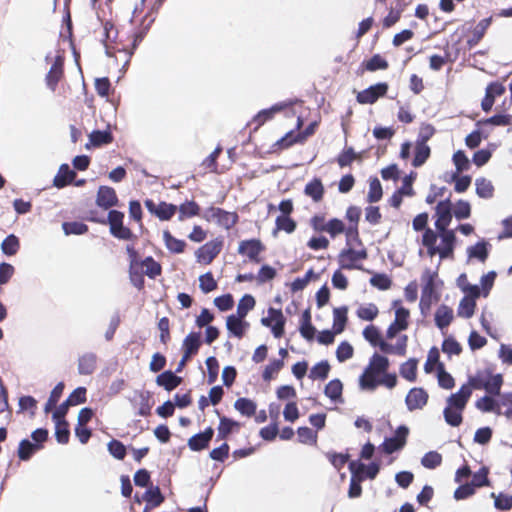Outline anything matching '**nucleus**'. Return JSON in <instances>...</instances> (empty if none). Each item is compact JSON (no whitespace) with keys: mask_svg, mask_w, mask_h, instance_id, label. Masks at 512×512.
<instances>
[{"mask_svg":"<svg viewBox=\"0 0 512 512\" xmlns=\"http://www.w3.org/2000/svg\"><path fill=\"white\" fill-rule=\"evenodd\" d=\"M285 363L282 359H272L268 365L265 366L263 372H262V379L265 382H270L275 374H278L282 368L284 367Z\"/></svg>","mask_w":512,"mask_h":512,"instance_id":"0e129e2a","label":"nucleus"},{"mask_svg":"<svg viewBox=\"0 0 512 512\" xmlns=\"http://www.w3.org/2000/svg\"><path fill=\"white\" fill-rule=\"evenodd\" d=\"M348 322V307L346 305L333 309V329L335 333H342Z\"/></svg>","mask_w":512,"mask_h":512,"instance_id":"4c0bfd02","label":"nucleus"},{"mask_svg":"<svg viewBox=\"0 0 512 512\" xmlns=\"http://www.w3.org/2000/svg\"><path fill=\"white\" fill-rule=\"evenodd\" d=\"M128 449V445H124L118 439L113 438L107 443V450L109 454L117 460H123L127 454Z\"/></svg>","mask_w":512,"mask_h":512,"instance_id":"e2e57ef3","label":"nucleus"},{"mask_svg":"<svg viewBox=\"0 0 512 512\" xmlns=\"http://www.w3.org/2000/svg\"><path fill=\"white\" fill-rule=\"evenodd\" d=\"M20 249V240L18 236L11 233L7 235L1 243V251L7 257H12L17 254Z\"/></svg>","mask_w":512,"mask_h":512,"instance_id":"a18cd8bd","label":"nucleus"},{"mask_svg":"<svg viewBox=\"0 0 512 512\" xmlns=\"http://www.w3.org/2000/svg\"><path fill=\"white\" fill-rule=\"evenodd\" d=\"M202 339L200 331L189 332L182 342V357L177 364L176 372H182L186 363L198 353Z\"/></svg>","mask_w":512,"mask_h":512,"instance_id":"7ed1b4c3","label":"nucleus"},{"mask_svg":"<svg viewBox=\"0 0 512 512\" xmlns=\"http://www.w3.org/2000/svg\"><path fill=\"white\" fill-rule=\"evenodd\" d=\"M223 247V240L215 238L200 246L195 251L196 260L205 265L210 264L214 258L221 252Z\"/></svg>","mask_w":512,"mask_h":512,"instance_id":"0eeeda50","label":"nucleus"},{"mask_svg":"<svg viewBox=\"0 0 512 512\" xmlns=\"http://www.w3.org/2000/svg\"><path fill=\"white\" fill-rule=\"evenodd\" d=\"M462 350V345L453 335L446 336L442 341L441 351L445 353L449 358L454 355H460Z\"/></svg>","mask_w":512,"mask_h":512,"instance_id":"8fccbe9b","label":"nucleus"},{"mask_svg":"<svg viewBox=\"0 0 512 512\" xmlns=\"http://www.w3.org/2000/svg\"><path fill=\"white\" fill-rule=\"evenodd\" d=\"M134 502L140 504L142 501H146V505L143 512H147L150 509H154L161 505L165 497L162 494L158 485H151L146 487L145 492L142 495L136 493L133 497Z\"/></svg>","mask_w":512,"mask_h":512,"instance_id":"1a4fd4ad","label":"nucleus"},{"mask_svg":"<svg viewBox=\"0 0 512 512\" xmlns=\"http://www.w3.org/2000/svg\"><path fill=\"white\" fill-rule=\"evenodd\" d=\"M357 153L352 146H345L336 157V162L340 168L350 166L355 160Z\"/></svg>","mask_w":512,"mask_h":512,"instance_id":"774afa93","label":"nucleus"},{"mask_svg":"<svg viewBox=\"0 0 512 512\" xmlns=\"http://www.w3.org/2000/svg\"><path fill=\"white\" fill-rule=\"evenodd\" d=\"M409 433V427L406 424H400L393 435L384 438L378 449L387 455L401 451L407 443Z\"/></svg>","mask_w":512,"mask_h":512,"instance_id":"f03ea898","label":"nucleus"},{"mask_svg":"<svg viewBox=\"0 0 512 512\" xmlns=\"http://www.w3.org/2000/svg\"><path fill=\"white\" fill-rule=\"evenodd\" d=\"M215 413L219 417V424L217 427V441L226 440L232 433L239 431L241 427V423L239 421L228 416H221L219 410L217 409L215 410Z\"/></svg>","mask_w":512,"mask_h":512,"instance_id":"f8f14e48","label":"nucleus"},{"mask_svg":"<svg viewBox=\"0 0 512 512\" xmlns=\"http://www.w3.org/2000/svg\"><path fill=\"white\" fill-rule=\"evenodd\" d=\"M421 281L422 289L419 309L421 314L426 316L430 312L432 304L440 300V289L444 282L438 278V271H432L430 268H426L423 271Z\"/></svg>","mask_w":512,"mask_h":512,"instance_id":"f257e3e1","label":"nucleus"},{"mask_svg":"<svg viewBox=\"0 0 512 512\" xmlns=\"http://www.w3.org/2000/svg\"><path fill=\"white\" fill-rule=\"evenodd\" d=\"M275 229L273 230V235L281 230L285 231L287 234L293 233L297 228V222L288 215H278L275 219Z\"/></svg>","mask_w":512,"mask_h":512,"instance_id":"49530a36","label":"nucleus"},{"mask_svg":"<svg viewBox=\"0 0 512 512\" xmlns=\"http://www.w3.org/2000/svg\"><path fill=\"white\" fill-rule=\"evenodd\" d=\"M407 342L408 336L406 334H402L398 337L397 342L395 344H390L387 341L382 342L380 345V350L385 354H395L398 356H404L407 350Z\"/></svg>","mask_w":512,"mask_h":512,"instance_id":"b1692460","label":"nucleus"},{"mask_svg":"<svg viewBox=\"0 0 512 512\" xmlns=\"http://www.w3.org/2000/svg\"><path fill=\"white\" fill-rule=\"evenodd\" d=\"M154 21H155V18L152 17L147 22L146 25H140V28L137 31H135L134 34H133V40H132V43H131V48H129V49L123 48L120 51L125 52L127 55H129V57H132V55L134 54V52L136 51V49L138 48L140 43L145 38V36L148 33V31L150 30V28H151L152 24L154 23Z\"/></svg>","mask_w":512,"mask_h":512,"instance_id":"393cba45","label":"nucleus"},{"mask_svg":"<svg viewBox=\"0 0 512 512\" xmlns=\"http://www.w3.org/2000/svg\"><path fill=\"white\" fill-rule=\"evenodd\" d=\"M95 203L103 210H108L112 207L118 206L119 199L115 189L106 185L99 186Z\"/></svg>","mask_w":512,"mask_h":512,"instance_id":"9b49d317","label":"nucleus"},{"mask_svg":"<svg viewBox=\"0 0 512 512\" xmlns=\"http://www.w3.org/2000/svg\"><path fill=\"white\" fill-rule=\"evenodd\" d=\"M91 142H94V147H102L111 144L114 141L111 125L107 124L106 129H94L88 135Z\"/></svg>","mask_w":512,"mask_h":512,"instance_id":"5701e85b","label":"nucleus"},{"mask_svg":"<svg viewBox=\"0 0 512 512\" xmlns=\"http://www.w3.org/2000/svg\"><path fill=\"white\" fill-rule=\"evenodd\" d=\"M306 196L310 197L314 202H320L323 199L325 188L322 180L318 177H314L309 181L304 188Z\"/></svg>","mask_w":512,"mask_h":512,"instance_id":"a878e982","label":"nucleus"},{"mask_svg":"<svg viewBox=\"0 0 512 512\" xmlns=\"http://www.w3.org/2000/svg\"><path fill=\"white\" fill-rule=\"evenodd\" d=\"M54 423V436L59 444H67L70 440V426L67 419L63 420H52Z\"/></svg>","mask_w":512,"mask_h":512,"instance_id":"58836bf2","label":"nucleus"},{"mask_svg":"<svg viewBox=\"0 0 512 512\" xmlns=\"http://www.w3.org/2000/svg\"><path fill=\"white\" fill-rule=\"evenodd\" d=\"M492 367H486L484 369H478L474 375L468 376V383L472 390H482V383L487 382L488 377L491 374Z\"/></svg>","mask_w":512,"mask_h":512,"instance_id":"603ef678","label":"nucleus"},{"mask_svg":"<svg viewBox=\"0 0 512 512\" xmlns=\"http://www.w3.org/2000/svg\"><path fill=\"white\" fill-rule=\"evenodd\" d=\"M475 192L481 199H490L494 195V186L490 180L479 177L475 180Z\"/></svg>","mask_w":512,"mask_h":512,"instance_id":"37998d69","label":"nucleus"},{"mask_svg":"<svg viewBox=\"0 0 512 512\" xmlns=\"http://www.w3.org/2000/svg\"><path fill=\"white\" fill-rule=\"evenodd\" d=\"M390 366L389 358L386 355H381L375 352L369 361V364L364 369V374L379 375L388 371Z\"/></svg>","mask_w":512,"mask_h":512,"instance_id":"dca6fc26","label":"nucleus"},{"mask_svg":"<svg viewBox=\"0 0 512 512\" xmlns=\"http://www.w3.org/2000/svg\"><path fill=\"white\" fill-rule=\"evenodd\" d=\"M379 314V309L374 303H368L366 305H361L356 310V315L359 319L363 321H373Z\"/></svg>","mask_w":512,"mask_h":512,"instance_id":"338daca9","label":"nucleus"},{"mask_svg":"<svg viewBox=\"0 0 512 512\" xmlns=\"http://www.w3.org/2000/svg\"><path fill=\"white\" fill-rule=\"evenodd\" d=\"M109 232L114 238L118 240L135 242L138 239V236L124 224L120 226H112V228H109Z\"/></svg>","mask_w":512,"mask_h":512,"instance_id":"052dcab7","label":"nucleus"},{"mask_svg":"<svg viewBox=\"0 0 512 512\" xmlns=\"http://www.w3.org/2000/svg\"><path fill=\"white\" fill-rule=\"evenodd\" d=\"M369 283L371 286L377 288L380 291H386L390 289L393 284L392 278L384 272L373 273Z\"/></svg>","mask_w":512,"mask_h":512,"instance_id":"bf43d9fd","label":"nucleus"},{"mask_svg":"<svg viewBox=\"0 0 512 512\" xmlns=\"http://www.w3.org/2000/svg\"><path fill=\"white\" fill-rule=\"evenodd\" d=\"M215 222L218 226L229 230L239 221V216L236 212H229L223 208H216Z\"/></svg>","mask_w":512,"mask_h":512,"instance_id":"bb28decb","label":"nucleus"},{"mask_svg":"<svg viewBox=\"0 0 512 512\" xmlns=\"http://www.w3.org/2000/svg\"><path fill=\"white\" fill-rule=\"evenodd\" d=\"M163 241L167 250L173 254L183 253L187 246L185 240L176 238L169 230L163 231Z\"/></svg>","mask_w":512,"mask_h":512,"instance_id":"7c9ffc66","label":"nucleus"},{"mask_svg":"<svg viewBox=\"0 0 512 512\" xmlns=\"http://www.w3.org/2000/svg\"><path fill=\"white\" fill-rule=\"evenodd\" d=\"M389 89L387 82H377L358 92L356 101L359 104H374L378 99L386 96Z\"/></svg>","mask_w":512,"mask_h":512,"instance_id":"423d86ee","label":"nucleus"},{"mask_svg":"<svg viewBox=\"0 0 512 512\" xmlns=\"http://www.w3.org/2000/svg\"><path fill=\"white\" fill-rule=\"evenodd\" d=\"M98 357L93 352H87L78 358V373L80 375H92L97 367Z\"/></svg>","mask_w":512,"mask_h":512,"instance_id":"412c9836","label":"nucleus"},{"mask_svg":"<svg viewBox=\"0 0 512 512\" xmlns=\"http://www.w3.org/2000/svg\"><path fill=\"white\" fill-rule=\"evenodd\" d=\"M504 384V377L501 373H493V368L491 369V374L487 379V382L482 383V390L487 394L497 395L500 394L501 388Z\"/></svg>","mask_w":512,"mask_h":512,"instance_id":"2f4dec72","label":"nucleus"},{"mask_svg":"<svg viewBox=\"0 0 512 512\" xmlns=\"http://www.w3.org/2000/svg\"><path fill=\"white\" fill-rule=\"evenodd\" d=\"M383 197V188L377 176H370L369 191L366 201L370 204L379 202Z\"/></svg>","mask_w":512,"mask_h":512,"instance_id":"79ce46f5","label":"nucleus"},{"mask_svg":"<svg viewBox=\"0 0 512 512\" xmlns=\"http://www.w3.org/2000/svg\"><path fill=\"white\" fill-rule=\"evenodd\" d=\"M76 176V172L70 168L67 163H63L59 166L58 172L54 176L53 186L57 189H63L70 185Z\"/></svg>","mask_w":512,"mask_h":512,"instance_id":"f3484780","label":"nucleus"},{"mask_svg":"<svg viewBox=\"0 0 512 512\" xmlns=\"http://www.w3.org/2000/svg\"><path fill=\"white\" fill-rule=\"evenodd\" d=\"M428 399L429 394L423 387H413L405 397V405L407 410L412 412L426 406Z\"/></svg>","mask_w":512,"mask_h":512,"instance_id":"9d476101","label":"nucleus"},{"mask_svg":"<svg viewBox=\"0 0 512 512\" xmlns=\"http://www.w3.org/2000/svg\"><path fill=\"white\" fill-rule=\"evenodd\" d=\"M490 133L482 128H476L465 137V145L469 149H476L483 140L489 137Z\"/></svg>","mask_w":512,"mask_h":512,"instance_id":"de8ad7c7","label":"nucleus"},{"mask_svg":"<svg viewBox=\"0 0 512 512\" xmlns=\"http://www.w3.org/2000/svg\"><path fill=\"white\" fill-rule=\"evenodd\" d=\"M256 305V300L252 294H244L237 305L236 313H232L233 315L239 316L241 318H245L247 314L254 309Z\"/></svg>","mask_w":512,"mask_h":512,"instance_id":"09e8293b","label":"nucleus"},{"mask_svg":"<svg viewBox=\"0 0 512 512\" xmlns=\"http://www.w3.org/2000/svg\"><path fill=\"white\" fill-rule=\"evenodd\" d=\"M233 407L245 417H252L257 411V403L248 397H239L234 402Z\"/></svg>","mask_w":512,"mask_h":512,"instance_id":"72a5a7b5","label":"nucleus"},{"mask_svg":"<svg viewBox=\"0 0 512 512\" xmlns=\"http://www.w3.org/2000/svg\"><path fill=\"white\" fill-rule=\"evenodd\" d=\"M454 319L453 309L446 304H441L435 311V326L442 332L452 323Z\"/></svg>","mask_w":512,"mask_h":512,"instance_id":"6ab92c4d","label":"nucleus"},{"mask_svg":"<svg viewBox=\"0 0 512 512\" xmlns=\"http://www.w3.org/2000/svg\"><path fill=\"white\" fill-rule=\"evenodd\" d=\"M64 75V70L57 66V63H53L45 76L46 86L54 92L58 86V83Z\"/></svg>","mask_w":512,"mask_h":512,"instance_id":"3c124183","label":"nucleus"},{"mask_svg":"<svg viewBox=\"0 0 512 512\" xmlns=\"http://www.w3.org/2000/svg\"><path fill=\"white\" fill-rule=\"evenodd\" d=\"M438 238H440V232L427 228L423 234L421 243L427 249V254L432 257L437 254L439 247L436 245Z\"/></svg>","mask_w":512,"mask_h":512,"instance_id":"cd10ccee","label":"nucleus"},{"mask_svg":"<svg viewBox=\"0 0 512 512\" xmlns=\"http://www.w3.org/2000/svg\"><path fill=\"white\" fill-rule=\"evenodd\" d=\"M338 263L340 269L344 270H360L367 273H370L371 271L369 269L364 268V266L358 262L357 259L354 258L353 255H346L342 257V250L338 254Z\"/></svg>","mask_w":512,"mask_h":512,"instance_id":"5fc2aeb1","label":"nucleus"},{"mask_svg":"<svg viewBox=\"0 0 512 512\" xmlns=\"http://www.w3.org/2000/svg\"><path fill=\"white\" fill-rule=\"evenodd\" d=\"M442 455L435 451L426 452L421 458V465L430 470H434L442 464Z\"/></svg>","mask_w":512,"mask_h":512,"instance_id":"69168bd1","label":"nucleus"},{"mask_svg":"<svg viewBox=\"0 0 512 512\" xmlns=\"http://www.w3.org/2000/svg\"><path fill=\"white\" fill-rule=\"evenodd\" d=\"M324 395L328 397L331 402L343 404V383L339 378L330 380L324 387Z\"/></svg>","mask_w":512,"mask_h":512,"instance_id":"aec40b11","label":"nucleus"},{"mask_svg":"<svg viewBox=\"0 0 512 512\" xmlns=\"http://www.w3.org/2000/svg\"><path fill=\"white\" fill-rule=\"evenodd\" d=\"M62 230L65 235H84L89 231V227L82 221H64Z\"/></svg>","mask_w":512,"mask_h":512,"instance_id":"6e6d98bb","label":"nucleus"},{"mask_svg":"<svg viewBox=\"0 0 512 512\" xmlns=\"http://www.w3.org/2000/svg\"><path fill=\"white\" fill-rule=\"evenodd\" d=\"M38 451L37 445L29 438H23L17 449V456L21 461H29Z\"/></svg>","mask_w":512,"mask_h":512,"instance_id":"c9c22d12","label":"nucleus"},{"mask_svg":"<svg viewBox=\"0 0 512 512\" xmlns=\"http://www.w3.org/2000/svg\"><path fill=\"white\" fill-rule=\"evenodd\" d=\"M472 387L469 384H463L460 389L452 393L446 400L447 404L459 407L460 409H465L471 395H472Z\"/></svg>","mask_w":512,"mask_h":512,"instance_id":"a211bd4d","label":"nucleus"},{"mask_svg":"<svg viewBox=\"0 0 512 512\" xmlns=\"http://www.w3.org/2000/svg\"><path fill=\"white\" fill-rule=\"evenodd\" d=\"M431 148L428 144H416L414 148V156L411 164L414 168L423 166L430 158Z\"/></svg>","mask_w":512,"mask_h":512,"instance_id":"a19ab883","label":"nucleus"},{"mask_svg":"<svg viewBox=\"0 0 512 512\" xmlns=\"http://www.w3.org/2000/svg\"><path fill=\"white\" fill-rule=\"evenodd\" d=\"M490 497L494 499V507L499 511H509L512 509V495L504 492L496 494L490 493Z\"/></svg>","mask_w":512,"mask_h":512,"instance_id":"680f3d73","label":"nucleus"},{"mask_svg":"<svg viewBox=\"0 0 512 512\" xmlns=\"http://www.w3.org/2000/svg\"><path fill=\"white\" fill-rule=\"evenodd\" d=\"M177 211L179 212L178 220L183 221L188 218L199 216L201 207L194 200H185L182 204L177 206Z\"/></svg>","mask_w":512,"mask_h":512,"instance_id":"c85d7f7f","label":"nucleus"},{"mask_svg":"<svg viewBox=\"0 0 512 512\" xmlns=\"http://www.w3.org/2000/svg\"><path fill=\"white\" fill-rule=\"evenodd\" d=\"M241 317L230 314L226 317V329L229 337L238 339L243 338V329H241Z\"/></svg>","mask_w":512,"mask_h":512,"instance_id":"13d9d810","label":"nucleus"},{"mask_svg":"<svg viewBox=\"0 0 512 512\" xmlns=\"http://www.w3.org/2000/svg\"><path fill=\"white\" fill-rule=\"evenodd\" d=\"M388 67V61L379 53L373 54L368 60L362 62V70L369 72L386 70Z\"/></svg>","mask_w":512,"mask_h":512,"instance_id":"ea45409f","label":"nucleus"},{"mask_svg":"<svg viewBox=\"0 0 512 512\" xmlns=\"http://www.w3.org/2000/svg\"><path fill=\"white\" fill-rule=\"evenodd\" d=\"M363 338L372 346L378 347L380 349V345L382 342H386L383 339L382 332L380 328L376 325L369 324L362 331Z\"/></svg>","mask_w":512,"mask_h":512,"instance_id":"e433bc0d","label":"nucleus"},{"mask_svg":"<svg viewBox=\"0 0 512 512\" xmlns=\"http://www.w3.org/2000/svg\"><path fill=\"white\" fill-rule=\"evenodd\" d=\"M441 245L438 246L437 254L440 259L452 258L457 244V236L455 230H447L440 232Z\"/></svg>","mask_w":512,"mask_h":512,"instance_id":"ddd939ff","label":"nucleus"},{"mask_svg":"<svg viewBox=\"0 0 512 512\" xmlns=\"http://www.w3.org/2000/svg\"><path fill=\"white\" fill-rule=\"evenodd\" d=\"M463 411L464 409L447 404L443 410L445 422L451 427H459L463 422Z\"/></svg>","mask_w":512,"mask_h":512,"instance_id":"c756f323","label":"nucleus"},{"mask_svg":"<svg viewBox=\"0 0 512 512\" xmlns=\"http://www.w3.org/2000/svg\"><path fill=\"white\" fill-rule=\"evenodd\" d=\"M265 249V245L259 238H250L239 242L237 252L242 256H246L250 262L259 263L261 261L260 254Z\"/></svg>","mask_w":512,"mask_h":512,"instance_id":"39448f33","label":"nucleus"},{"mask_svg":"<svg viewBox=\"0 0 512 512\" xmlns=\"http://www.w3.org/2000/svg\"><path fill=\"white\" fill-rule=\"evenodd\" d=\"M437 370L438 385L446 390H450L455 386V380L453 376L446 371L445 364L439 362Z\"/></svg>","mask_w":512,"mask_h":512,"instance_id":"4d7b16f0","label":"nucleus"},{"mask_svg":"<svg viewBox=\"0 0 512 512\" xmlns=\"http://www.w3.org/2000/svg\"><path fill=\"white\" fill-rule=\"evenodd\" d=\"M179 373L176 372V369L174 371L170 369L164 370L157 375L155 382L159 387H162L167 392H171L183 382V377L177 375Z\"/></svg>","mask_w":512,"mask_h":512,"instance_id":"4468645a","label":"nucleus"},{"mask_svg":"<svg viewBox=\"0 0 512 512\" xmlns=\"http://www.w3.org/2000/svg\"><path fill=\"white\" fill-rule=\"evenodd\" d=\"M434 216L436 217L434 226L438 232L450 230L448 227L454 217L453 203L450 197L437 203Z\"/></svg>","mask_w":512,"mask_h":512,"instance_id":"20e7f679","label":"nucleus"},{"mask_svg":"<svg viewBox=\"0 0 512 512\" xmlns=\"http://www.w3.org/2000/svg\"><path fill=\"white\" fill-rule=\"evenodd\" d=\"M331 366L328 360L324 359L313 365L309 372V378L312 380L324 381L328 378Z\"/></svg>","mask_w":512,"mask_h":512,"instance_id":"c03bdc74","label":"nucleus"},{"mask_svg":"<svg viewBox=\"0 0 512 512\" xmlns=\"http://www.w3.org/2000/svg\"><path fill=\"white\" fill-rule=\"evenodd\" d=\"M139 266L144 267L142 271L149 279H156L162 273L161 264L150 255L142 259Z\"/></svg>","mask_w":512,"mask_h":512,"instance_id":"473e14b6","label":"nucleus"},{"mask_svg":"<svg viewBox=\"0 0 512 512\" xmlns=\"http://www.w3.org/2000/svg\"><path fill=\"white\" fill-rule=\"evenodd\" d=\"M476 309V300L474 298H470L468 296H464L458 305L457 315L459 317L469 319L471 318Z\"/></svg>","mask_w":512,"mask_h":512,"instance_id":"864d4df0","label":"nucleus"},{"mask_svg":"<svg viewBox=\"0 0 512 512\" xmlns=\"http://www.w3.org/2000/svg\"><path fill=\"white\" fill-rule=\"evenodd\" d=\"M292 104V101H280L268 108H264L258 111L252 118V121L256 122L257 124L251 130V133L256 132L264 123L272 120L277 113L284 111L286 108L292 106Z\"/></svg>","mask_w":512,"mask_h":512,"instance_id":"6e6552de","label":"nucleus"},{"mask_svg":"<svg viewBox=\"0 0 512 512\" xmlns=\"http://www.w3.org/2000/svg\"><path fill=\"white\" fill-rule=\"evenodd\" d=\"M418 362L417 358L412 357L402 363L399 367L400 376L408 382H415L417 380Z\"/></svg>","mask_w":512,"mask_h":512,"instance_id":"f704fd0d","label":"nucleus"},{"mask_svg":"<svg viewBox=\"0 0 512 512\" xmlns=\"http://www.w3.org/2000/svg\"><path fill=\"white\" fill-rule=\"evenodd\" d=\"M491 244L486 239H480L474 245L467 247L468 259H476L484 263L490 254Z\"/></svg>","mask_w":512,"mask_h":512,"instance_id":"2eb2a0df","label":"nucleus"},{"mask_svg":"<svg viewBox=\"0 0 512 512\" xmlns=\"http://www.w3.org/2000/svg\"><path fill=\"white\" fill-rule=\"evenodd\" d=\"M492 21L493 17L489 16L477 23L472 31V36L467 40V46L469 49L475 47L481 41Z\"/></svg>","mask_w":512,"mask_h":512,"instance_id":"4be33fe9","label":"nucleus"}]
</instances>
